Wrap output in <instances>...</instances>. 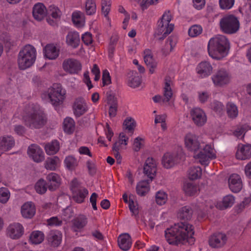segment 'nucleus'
Returning a JSON list of instances; mask_svg holds the SVG:
<instances>
[{
  "label": "nucleus",
  "mask_w": 251,
  "mask_h": 251,
  "mask_svg": "<svg viewBox=\"0 0 251 251\" xmlns=\"http://www.w3.org/2000/svg\"><path fill=\"white\" fill-rule=\"evenodd\" d=\"M193 214V210L189 206L181 207L178 212V217L184 222H180L175 224L165 231V236L169 244L178 245L180 244L188 243L192 245L195 242L193 237L194 231L192 225L188 224L187 221L191 219Z\"/></svg>",
  "instance_id": "f257e3e1"
},
{
  "label": "nucleus",
  "mask_w": 251,
  "mask_h": 251,
  "mask_svg": "<svg viewBox=\"0 0 251 251\" xmlns=\"http://www.w3.org/2000/svg\"><path fill=\"white\" fill-rule=\"evenodd\" d=\"M21 119L25 126L31 129L40 128L46 122L44 113L37 104L29 105L26 107Z\"/></svg>",
  "instance_id": "f03ea898"
},
{
  "label": "nucleus",
  "mask_w": 251,
  "mask_h": 251,
  "mask_svg": "<svg viewBox=\"0 0 251 251\" xmlns=\"http://www.w3.org/2000/svg\"><path fill=\"white\" fill-rule=\"evenodd\" d=\"M229 49V41L224 35H218L211 38L207 45L209 56L216 60H221L226 56Z\"/></svg>",
  "instance_id": "7ed1b4c3"
},
{
  "label": "nucleus",
  "mask_w": 251,
  "mask_h": 251,
  "mask_svg": "<svg viewBox=\"0 0 251 251\" xmlns=\"http://www.w3.org/2000/svg\"><path fill=\"white\" fill-rule=\"evenodd\" d=\"M36 55V50L33 46H25L18 55V64L20 69L25 70L31 67L35 61Z\"/></svg>",
  "instance_id": "20e7f679"
},
{
  "label": "nucleus",
  "mask_w": 251,
  "mask_h": 251,
  "mask_svg": "<svg viewBox=\"0 0 251 251\" xmlns=\"http://www.w3.org/2000/svg\"><path fill=\"white\" fill-rule=\"evenodd\" d=\"M66 90L62 87L60 84L55 83L49 88L47 93L42 94L43 99L48 97L51 103L54 106L61 105L66 98Z\"/></svg>",
  "instance_id": "39448f33"
},
{
  "label": "nucleus",
  "mask_w": 251,
  "mask_h": 251,
  "mask_svg": "<svg viewBox=\"0 0 251 251\" xmlns=\"http://www.w3.org/2000/svg\"><path fill=\"white\" fill-rule=\"evenodd\" d=\"M221 30L226 34H233L238 32L240 22L238 17L234 15H226L221 19L219 22Z\"/></svg>",
  "instance_id": "423d86ee"
},
{
  "label": "nucleus",
  "mask_w": 251,
  "mask_h": 251,
  "mask_svg": "<svg viewBox=\"0 0 251 251\" xmlns=\"http://www.w3.org/2000/svg\"><path fill=\"white\" fill-rule=\"evenodd\" d=\"M172 19V16L169 11H166L162 15L161 19L158 22V26L156 33L159 35V40H163L167 35L169 34L174 29L173 24H170Z\"/></svg>",
  "instance_id": "0eeeda50"
},
{
  "label": "nucleus",
  "mask_w": 251,
  "mask_h": 251,
  "mask_svg": "<svg viewBox=\"0 0 251 251\" xmlns=\"http://www.w3.org/2000/svg\"><path fill=\"white\" fill-rule=\"evenodd\" d=\"M164 87L163 88V98L160 95H156L153 97V100L155 102H159L162 101L163 102H168L173 96V91L171 89V85L173 84L172 80L170 76H166L164 79Z\"/></svg>",
  "instance_id": "6e6552de"
},
{
  "label": "nucleus",
  "mask_w": 251,
  "mask_h": 251,
  "mask_svg": "<svg viewBox=\"0 0 251 251\" xmlns=\"http://www.w3.org/2000/svg\"><path fill=\"white\" fill-rule=\"evenodd\" d=\"M212 80L216 86H223L230 80L229 73L225 69H219L212 76Z\"/></svg>",
  "instance_id": "1a4fd4ad"
},
{
  "label": "nucleus",
  "mask_w": 251,
  "mask_h": 251,
  "mask_svg": "<svg viewBox=\"0 0 251 251\" xmlns=\"http://www.w3.org/2000/svg\"><path fill=\"white\" fill-rule=\"evenodd\" d=\"M25 232L23 225L19 223L9 224L6 229L7 237L12 240H17L22 237Z\"/></svg>",
  "instance_id": "9d476101"
},
{
  "label": "nucleus",
  "mask_w": 251,
  "mask_h": 251,
  "mask_svg": "<svg viewBox=\"0 0 251 251\" xmlns=\"http://www.w3.org/2000/svg\"><path fill=\"white\" fill-rule=\"evenodd\" d=\"M190 116L194 124L197 126H203L207 121L204 111L199 107L192 108L190 112Z\"/></svg>",
  "instance_id": "9b49d317"
},
{
  "label": "nucleus",
  "mask_w": 251,
  "mask_h": 251,
  "mask_svg": "<svg viewBox=\"0 0 251 251\" xmlns=\"http://www.w3.org/2000/svg\"><path fill=\"white\" fill-rule=\"evenodd\" d=\"M184 142L185 147L189 151L196 152L202 148V142L201 143L199 140V137L194 134H187L184 138Z\"/></svg>",
  "instance_id": "f8f14e48"
},
{
  "label": "nucleus",
  "mask_w": 251,
  "mask_h": 251,
  "mask_svg": "<svg viewBox=\"0 0 251 251\" xmlns=\"http://www.w3.org/2000/svg\"><path fill=\"white\" fill-rule=\"evenodd\" d=\"M27 153L32 160L37 163L41 162L45 159L43 151L36 144L30 145L27 149Z\"/></svg>",
  "instance_id": "ddd939ff"
},
{
  "label": "nucleus",
  "mask_w": 251,
  "mask_h": 251,
  "mask_svg": "<svg viewBox=\"0 0 251 251\" xmlns=\"http://www.w3.org/2000/svg\"><path fill=\"white\" fill-rule=\"evenodd\" d=\"M157 171V161L152 157H148L144 166V173L152 181Z\"/></svg>",
  "instance_id": "4468645a"
},
{
  "label": "nucleus",
  "mask_w": 251,
  "mask_h": 251,
  "mask_svg": "<svg viewBox=\"0 0 251 251\" xmlns=\"http://www.w3.org/2000/svg\"><path fill=\"white\" fill-rule=\"evenodd\" d=\"M235 156L238 160L249 159L251 157V145L239 144L237 148Z\"/></svg>",
  "instance_id": "2eb2a0df"
},
{
  "label": "nucleus",
  "mask_w": 251,
  "mask_h": 251,
  "mask_svg": "<svg viewBox=\"0 0 251 251\" xmlns=\"http://www.w3.org/2000/svg\"><path fill=\"white\" fill-rule=\"evenodd\" d=\"M228 182L230 190L233 193L240 192L243 187L241 178L238 174L231 175L228 178Z\"/></svg>",
  "instance_id": "dca6fc26"
},
{
  "label": "nucleus",
  "mask_w": 251,
  "mask_h": 251,
  "mask_svg": "<svg viewBox=\"0 0 251 251\" xmlns=\"http://www.w3.org/2000/svg\"><path fill=\"white\" fill-rule=\"evenodd\" d=\"M74 216V210L71 207H67L63 210L61 216L62 221L63 222L67 223L70 221H73V225L72 226V229L77 232L78 229V222L77 219H73Z\"/></svg>",
  "instance_id": "f3484780"
},
{
  "label": "nucleus",
  "mask_w": 251,
  "mask_h": 251,
  "mask_svg": "<svg viewBox=\"0 0 251 251\" xmlns=\"http://www.w3.org/2000/svg\"><path fill=\"white\" fill-rule=\"evenodd\" d=\"M226 236L225 234L216 233L210 237L209 244L212 248H219L226 244Z\"/></svg>",
  "instance_id": "a211bd4d"
},
{
  "label": "nucleus",
  "mask_w": 251,
  "mask_h": 251,
  "mask_svg": "<svg viewBox=\"0 0 251 251\" xmlns=\"http://www.w3.org/2000/svg\"><path fill=\"white\" fill-rule=\"evenodd\" d=\"M32 15L35 20L42 21L48 15L47 8L42 3H36L33 7Z\"/></svg>",
  "instance_id": "6ab92c4d"
},
{
  "label": "nucleus",
  "mask_w": 251,
  "mask_h": 251,
  "mask_svg": "<svg viewBox=\"0 0 251 251\" xmlns=\"http://www.w3.org/2000/svg\"><path fill=\"white\" fill-rule=\"evenodd\" d=\"M213 67L208 61H202L200 63L197 68L196 71L201 78L206 77L211 75Z\"/></svg>",
  "instance_id": "aec40b11"
},
{
  "label": "nucleus",
  "mask_w": 251,
  "mask_h": 251,
  "mask_svg": "<svg viewBox=\"0 0 251 251\" xmlns=\"http://www.w3.org/2000/svg\"><path fill=\"white\" fill-rule=\"evenodd\" d=\"M48 15L49 17L47 21L49 24L51 25H55L54 19H59L62 15V12L59 8L54 4L50 5L48 9Z\"/></svg>",
  "instance_id": "412c9836"
},
{
  "label": "nucleus",
  "mask_w": 251,
  "mask_h": 251,
  "mask_svg": "<svg viewBox=\"0 0 251 251\" xmlns=\"http://www.w3.org/2000/svg\"><path fill=\"white\" fill-rule=\"evenodd\" d=\"M59 49L54 44H48L43 49L45 56L49 59L53 60L57 58L59 54Z\"/></svg>",
  "instance_id": "4be33fe9"
},
{
  "label": "nucleus",
  "mask_w": 251,
  "mask_h": 251,
  "mask_svg": "<svg viewBox=\"0 0 251 251\" xmlns=\"http://www.w3.org/2000/svg\"><path fill=\"white\" fill-rule=\"evenodd\" d=\"M144 60L145 64L149 68L150 73L151 74L154 73L157 63L153 57L152 53L150 50L146 49L144 51Z\"/></svg>",
  "instance_id": "5701e85b"
},
{
  "label": "nucleus",
  "mask_w": 251,
  "mask_h": 251,
  "mask_svg": "<svg viewBox=\"0 0 251 251\" xmlns=\"http://www.w3.org/2000/svg\"><path fill=\"white\" fill-rule=\"evenodd\" d=\"M47 179L49 182L48 188L51 191H54L59 188L62 182L60 176L55 173H50L47 176Z\"/></svg>",
  "instance_id": "b1692460"
},
{
  "label": "nucleus",
  "mask_w": 251,
  "mask_h": 251,
  "mask_svg": "<svg viewBox=\"0 0 251 251\" xmlns=\"http://www.w3.org/2000/svg\"><path fill=\"white\" fill-rule=\"evenodd\" d=\"M63 68L70 74H76L78 71V63L76 59L70 58L64 61Z\"/></svg>",
  "instance_id": "393cba45"
},
{
  "label": "nucleus",
  "mask_w": 251,
  "mask_h": 251,
  "mask_svg": "<svg viewBox=\"0 0 251 251\" xmlns=\"http://www.w3.org/2000/svg\"><path fill=\"white\" fill-rule=\"evenodd\" d=\"M21 214L25 218H31L36 213L35 206L32 202H27L21 207Z\"/></svg>",
  "instance_id": "a878e982"
},
{
  "label": "nucleus",
  "mask_w": 251,
  "mask_h": 251,
  "mask_svg": "<svg viewBox=\"0 0 251 251\" xmlns=\"http://www.w3.org/2000/svg\"><path fill=\"white\" fill-rule=\"evenodd\" d=\"M61 160L57 156L48 157L44 162V167L50 171H55L60 167Z\"/></svg>",
  "instance_id": "bb28decb"
},
{
  "label": "nucleus",
  "mask_w": 251,
  "mask_h": 251,
  "mask_svg": "<svg viewBox=\"0 0 251 251\" xmlns=\"http://www.w3.org/2000/svg\"><path fill=\"white\" fill-rule=\"evenodd\" d=\"M15 145L14 138L11 136H3L0 137V150L7 151Z\"/></svg>",
  "instance_id": "cd10ccee"
},
{
  "label": "nucleus",
  "mask_w": 251,
  "mask_h": 251,
  "mask_svg": "<svg viewBox=\"0 0 251 251\" xmlns=\"http://www.w3.org/2000/svg\"><path fill=\"white\" fill-rule=\"evenodd\" d=\"M118 245L123 251H128L131 246V238L128 233L120 235L118 238Z\"/></svg>",
  "instance_id": "c85d7f7f"
},
{
  "label": "nucleus",
  "mask_w": 251,
  "mask_h": 251,
  "mask_svg": "<svg viewBox=\"0 0 251 251\" xmlns=\"http://www.w3.org/2000/svg\"><path fill=\"white\" fill-rule=\"evenodd\" d=\"M44 148L47 155H53L59 151L60 145L58 141L54 140L45 144Z\"/></svg>",
  "instance_id": "c756f323"
},
{
  "label": "nucleus",
  "mask_w": 251,
  "mask_h": 251,
  "mask_svg": "<svg viewBox=\"0 0 251 251\" xmlns=\"http://www.w3.org/2000/svg\"><path fill=\"white\" fill-rule=\"evenodd\" d=\"M62 234L58 230H52L50 232L48 237L49 243L53 247L58 246L62 242Z\"/></svg>",
  "instance_id": "7c9ffc66"
},
{
  "label": "nucleus",
  "mask_w": 251,
  "mask_h": 251,
  "mask_svg": "<svg viewBox=\"0 0 251 251\" xmlns=\"http://www.w3.org/2000/svg\"><path fill=\"white\" fill-rule=\"evenodd\" d=\"M45 239L44 233L40 230H34L31 232L29 237V242L31 244H41Z\"/></svg>",
  "instance_id": "2f4dec72"
},
{
  "label": "nucleus",
  "mask_w": 251,
  "mask_h": 251,
  "mask_svg": "<svg viewBox=\"0 0 251 251\" xmlns=\"http://www.w3.org/2000/svg\"><path fill=\"white\" fill-rule=\"evenodd\" d=\"M177 157L174 154L169 153H165L162 159L164 166L168 169L172 167L176 163Z\"/></svg>",
  "instance_id": "473e14b6"
},
{
  "label": "nucleus",
  "mask_w": 251,
  "mask_h": 251,
  "mask_svg": "<svg viewBox=\"0 0 251 251\" xmlns=\"http://www.w3.org/2000/svg\"><path fill=\"white\" fill-rule=\"evenodd\" d=\"M150 179L140 181L136 186L137 193L141 196H145L150 190Z\"/></svg>",
  "instance_id": "72a5a7b5"
},
{
  "label": "nucleus",
  "mask_w": 251,
  "mask_h": 251,
  "mask_svg": "<svg viewBox=\"0 0 251 251\" xmlns=\"http://www.w3.org/2000/svg\"><path fill=\"white\" fill-rule=\"evenodd\" d=\"M78 34L75 31L70 32L66 37V43L67 45L73 48H76L78 43Z\"/></svg>",
  "instance_id": "f704fd0d"
},
{
  "label": "nucleus",
  "mask_w": 251,
  "mask_h": 251,
  "mask_svg": "<svg viewBox=\"0 0 251 251\" xmlns=\"http://www.w3.org/2000/svg\"><path fill=\"white\" fill-rule=\"evenodd\" d=\"M227 116L231 119H235L238 115V107L232 102H228L226 105Z\"/></svg>",
  "instance_id": "c9c22d12"
},
{
  "label": "nucleus",
  "mask_w": 251,
  "mask_h": 251,
  "mask_svg": "<svg viewBox=\"0 0 251 251\" xmlns=\"http://www.w3.org/2000/svg\"><path fill=\"white\" fill-rule=\"evenodd\" d=\"M183 189L185 194L190 196L196 195L198 190L197 186L193 182L184 183Z\"/></svg>",
  "instance_id": "e433bc0d"
},
{
  "label": "nucleus",
  "mask_w": 251,
  "mask_h": 251,
  "mask_svg": "<svg viewBox=\"0 0 251 251\" xmlns=\"http://www.w3.org/2000/svg\"><path fill=\"white\" fill-rule=\"evenodd\" d=\"M202 174V170L201 167H192L188 171L189 178L192 180L197 179L200 178Z\"/></svg>",
  "instance_id": "4c0bfd02"
},
{
  "label": "nucleus",
  "mask_w": 251,
  "mask_h": 251,
  "mask_svg": "<svg viewBox=\"0 0 251 251\" xmlns=\"http://www.w3.org/2000/svg\"><path fill=\"white\" fill-rule=\"evenodd\" d=\"M63 128L65 132L70 134L73 132L75 128V122L71 118H66L63 122Z\"/></svg>",
  "instance_id": "58836bf2"
},
{
  "label": "nucleus",
  "mask_w": 251,
  "mask_h": 251,
  "mask_svg": "<svg viewBox=\"0 0 251 251\" xmlns=\"http://www.w3.org/2000/svg\"><path fill=\"white\" fill-rule=\"evenodd\" d=\"M70 188L72 193L73 197L77 201L78 195V181L77 178H75L71 181Z\"/></svg>",
  "instance_id": "ea45409f"
},
{
  "label": "nucleus",
  "mask_w": 251,
  "mask_h": 251,
  "mask_svg": "<svg viewBox=\"0 0 251 251\" xmlns=\"http://www.w3.org/2000/svg\"><path fill=\"white\" fill-rule=\"evenodd\" d=\"M64 164L66 168L69 170L72 171L75 169L77 166V160L73 156H67L64 160Z\"/></svg>",
  "instance_id": "a19ab883"
},
{
  "label": "nucleus",
  "mask_w": 251,
  "mask_h": 251,
  "mask_svg": "<svg viewBox=\"0 0 251 251\" xmlns=\"http://www.w3.org/2000/svg\"><path fill=\"white\" fill-rule=\"evenodd\" d=\"M35 189L36 192L39 194L45 193L47 190L46 182L43 179H40L35 184Z\"/></svg>",
  "instance_id": "79ce46f5"
},
{
  "label": "nucleus",
  "mask_w": 251,
  "mask_h": 251,
  "mask_svg": "<svg viewBox=\"0 0 251 251\" xmlns=\"http://www.w3.org/2000/svg\"><path fill=\"white\" fill-rule=\"evenodd\" d=\"M101 13L109 20L108 14L111 9V0H101Z\"/></svg>",
  "instance_id": "37998d69"
},
{
  "label": "nucleus",
  "mask_w": 251,
  "mask_h": 251,
  "mask_svg": "<svg viewBox=\"0 0 251 251\" xmlns=\"http://www.w3.org/2000/svg\"><path fill=\"white\" fill-rule=\"evenodd\" d=\"M85 11L87 15H92L96 13V4L93 0H86Z\"/></svg>",
  "instance_id": "c03bdc74"
},
{
  "label": "nucleus",
  "mask_w": 251,
  "mask_h": 251,
  "mask_svg": "<svg viewBox=\"0 0 251 251\" xmlns=\"http://www.w3.org/2000/svg\"><path fill=\"white\" fill-rule=\"evenodd\" d=\"M167 194L163 191H158L155 195V200L157 204L162 205L164 204L167 200Z\"/></svg>",
  "instance_id": "a18cd8bd"
},
{
  "label": "nucleus",
  "mask_w": 251,
  "mask_h": 251,
  "mask_svg": "<svg viewBox=\"0 0 251 251\" xmlns=\"http://www.w3.org/2000/svg\"><path fill=\"white\" fill-rule=\"evenodd\" d=\"M202 28L201 25H192L188 30V35L192 37H195L199 36L201 33Z\"/></svg>",
  "instance_id": "49530a36"
},
{
  "label": "nucleus",
  "mask_w": 251,
  "mask_h": 251,
  "mask_svg": "<svg viewBox=\"0 0 251 251\" xmlns=\"http://www.w3.org/2000/svg\"><path fill=\"white\" fill-rule=\"evenodd\" d=\"M106 101L108 105H118V100L115 94L112 90L108 91L106 93Z\"/></svg>",
  "instance_id": "de8ad7c7"
},
{
  "label": "nucleus",
  "mask_w": 251,
  "mask_h": 251,
  "mask_svg": "<svg viewBox=\"0 0 251 251\" xmlns=\"http://www.w3.org/2000/svg\"><path fill=\"white\" fill-rule=\"evenodd\" d=\"M10 197L9 191L5 187L0 188V202L6 203L9 200Z\"/></svg>",
  "instance_id": "09e8293b"
},
{
  "label": "nucleus",
  "mask_w": 251,
  "mask_h": 251,
  "mask_svg": "<svg viewBox=\"0 0 251 251\" xmlns=\"http://www.w3.org/2000/svg\"><path fill=\"white\" fill-rule=\"evenodd\" d=\"M141 84V78L138 75H134L133 73L128 78V85L131 87L136 88Z\"/></svg>",
  "instance_id": "8fccbe9b"
},
{
  "label": "nucleus",
  "mask_w": 251,
  "mask_h": 251,
  "mask_svg": "<svg viewBox=\"0 0 251 251\" xmlns=\"http://www.w3.org/2000/svg\"><path fill=\"white\" fill-rule=\"evenodd\" d=\"M124 126L126 129L132 134L136 126V122L132 118H127L124 122Z\"/></svg>",
  "instance_id": "3c124183"
},
{
  "label": "nucleus",
  "mask_w": 251,
  "mask_h": 251,
  "mask_svg": "<svg viewBox=\"0 0 251 251\" xmlns=\"http://www.w3.org/2000/svg\"><path fill=\"white\" fill-rule=\"evenodd\" d=\"M249 129V126L246 125H242L238 126L234 132V135L239 138L242 137L243 135L248 131Z\"/></svg>",
  "instance_id": "603ef678"
},
{
  "label": "nucleus",
  "mask_w": 251,
  "mask_h": 251,
  "mask_svg": "<svg viewBox=\"0 0 251 251\" xmlns=\"http://www.w3.org/2000/svg\"><path fill=\"white\" fill-rule=\"evenodd\" d=\"M204 153L209 155L211 159L216 158L215 154L211 146L209 145H205L204 143H202V148L200 149Z\"/></svg>",
  "instance_id": "864d4df0"
},
{
  "label": "nucleus",
  "mask_w": 251,
  "mask_h": 251,
  "mask_svg": "<svg viewBox=\"0 0 251 251\" xmlns=\"http://www.w3.org/2000/svg\"><path fill=\"white\" fill-rule=\"evenodd\" d=\"M194 157L199 159L200 163L202 165H207L209 159H211L209 155H207L201 151L197 155L194 156Z\"/></svg>",
  "instance_id": "5fc2aeb1"
},
{
  "label": "nucleus",
  "mask_w": 251,
  "mask_h": 251,
  "mask_svg": "<svg viewBox=\"0 0 251 251\" xmlns=\"http://www.w3.org/2000/svg\"><path fill=\"white\" fill-rule=\"evenodd\" d=\"M211 109L217 113H222L224 109V105L221 102L214 100L210 104Z\"/></svg>",
  "instance_id": "6e6d98bb"
},
{
  "label": "nucleus",
  "mask_w": 251,
  "mask_h": 251,
  "mask_svg": "<svg viewBox=\"0 0 251 251\" xmlns=\"http://www.w3.org/2000/svg\"><path fill=\"white\" fill-rule=\"evenodd\" d=\"M234 0H219V4L222 9H229L233 5Z\"/></svg>",
  "instance_id": "4d7b16f0"
},
{
  "label": "nucleus",
  "mask_w": 251,
  "mask_h": 251,
  "mask_svg": "<svg viewBox=\"0 0 251 251\" xmlns=\"http://www.w3.org/2000/svg\"><path fill=\"white\" fill-rule=\"evenodd\" d=\"M88 109V103L83 99L79 98V116L87 112Z\"/></svg>",
  "instance_id": "13d9d810"
},
{
  "label": "nucleus",
  "mask_w": 251,
  "mask_h": 251,
  "mask_svg": "<svg viewBox=\"0 0 251 251\" xmlns=\"http://www.w3.org/2000/svg\"><path fill=\"white\" fill-rule=\"evenodd\" d=\"M198 100L201 103H204L207 101L210 97V94L207 91L198 92Z\"/></svg>",
  "instance_id": "bf43d9fd"
},
{
  "label": "nucleus",
  "mask_w": 251,
  "mask_h": 251,
  "mask_svg": "<svg viewBox=\"0 0 251 251\" xmlns=\"http://www.w3.org/2000/svg\"><path fill=\"white\" fill-rule=\"evenodd\" d=\"M234 198L233 196L229 195L225 197L223 200V204L225 208L232 206L234 203Z\"/></svg>",
  "instance_id": "052dcab7"
},
{
  "label": "nucleus",
  "mask_w": 251,
  "mask_h": 251,
  "mask_svg": "<svg viewBox=\"0 0 251 251\" xmlns=\"http://www.w3.org/2000/svg\"><path fill=\"white\" fill-rule=\"evenodd\" d=\"M102 80L103 86L108 85L111 83L109 73L106 69L102 71Z\"/></svg>",
  "instance_id": "680f3d73"
},
{
  "label": "nucleus",
  "mask_w": 251,
  "mask_h": 251,
  "mask_svg": "<svg viewBox=\"0 0 251 251\" xmlns=\"http://www.w3.org/2000/svg\"><path fill=\"white\" fill-rule=\"evenodd\" d=\"M63 223V221L58 217H52L47 220V224L50 226H59Z\"/></svg>",
  "instance_id": "e2e57ef3"
},
{
  "label": "nucleus",
  "mask_w": 251,
  "mask_h": 251,
  "mask_svg": "<svg viewBox=\"0 0 251 251\" xmlns=\"http://www.w3.org/2000/svg\"><path fill=\"white\" fill-rule=\"evenodd\" d=\"M86 166L88 170V173L90 176H94L96 174V167L95 164L91 160H88L86 162Z\"/></svg>",
  "instance_id": "0e129e2a"
},
{
  "label": "nucleus",
  "mask_w": 251,
  "mask_h": 251,
  "mask_svg": "<svg viewBox=\"0 0 251 251\" xmlns=\"http://www.w3.org/2000/svg\"><path fill=\"white\" fill-rule=\"evenodd\" d=\"M91 235L97 241H101L104 240V236L99 230L96 229L92 231Z\"/></svg>",
  "instance_id": "69168bd1"
},
{
  "label": "nucleus",
  "mask_w": 251,
  "mask_h": 251,
  "mask_svg": "<svg viewBox=\"0 0 251 251\" xmlns=\"http://www.w3.org/2000/svg\"><path fill=\"white\" fill-rule=\"evenodd\" d=\"M166 42L169 44V50L173 51L177 42V37L174 36H171L168 38Z\"/></svg>",
  "instance_id": "338daca9"
},
{
  "label": "nucleus",
  "mask_w": 251,
  "mask_h": 251,
  "mask_svg": "<svg viewBox=\"0 0 251 251\" xmlns=\"http://www.w3.org/2000/svg\"><path fill=\"white\" fill-rule=\"evenodd\" d=\"M81 39L83 43L86 45L91 44L93 41L92 34L88 32L82 34Z\"/></svg>",
  "instance_id": "774afa93"
}]
</instances>
